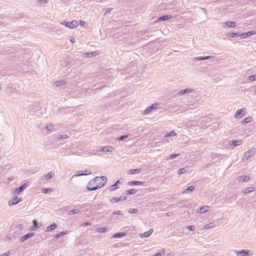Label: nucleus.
I'll use <instances>...</instances> for the list:
<instances>
[{
  "label": "nucleus",
  "instance_id": "51",
  "mask_svg": "<svg viewBox=\"0 0 256 256\" xmlns=\"http://www.w3.org/2000/svg\"><path fill=\"white\" fill-rule=\"evenodd\" d=\"M91 225V223L90 222H84L82 224V226H87Z\"/></svg>",
  "mask_w": 256,
  "mask_h": 256
},
{
  "label": "nucleus",
  "instance_id": "52",
  "mask_svg": "<svg viewBox=\"0 0 256 256\" xmlns=\"http://www.w3.org/2000/svg\"><path fill=\"white\" fill-rule=\"evenodd\" d=\"M10 254V251H8L5 253H4L2 254H0V256H8Z\"/></svg>",
  "mask_w": 256,
  "mask_h": 256
},
{
  "label": "nucleus",
  "instance_id": "33",
  "mask_svg": "<svg viewBox=\"0 0 256 256\" xmlns=\"http://www.w3.org/2000/svg\"><path fill=\"white\" fill-rule=\"evenodd\" d=\"M208 206H202L200 208V214H204L208 211Z\"/></svg>",
  "mask_w": 256,
  "mask_h": 256
},
{
  "label": "nucleus",
  "instance_id": "41",
  "mask_svg": "<svg viewBox=\"0 0 256 256\" xmlns=\"http://www.w3.org/2000/svg\"><path fill=\"white\" fill-rule=\"evenodd\" d=\"M78 212H79V210H78V209H74V210H70L68 212V214L69 215H72V214H77Z\"/></svg>",
  "mask_w": 256,
  "mask_h": 256
},
{
  "label": "nucleus",
  "instance_id": "50",
  "mask_svg": "<svg viewBox=\"0 0 256 256\" xmlns=\"http://www.w3.org/2000/svg\"><path fill=\"white\" fill-rule=\"evenodd\" d=\"M112 214L114 215H120V214H122V212L121 211L116 210V211L114 212Z\"/></svg>",
  "mask_w": 256,
  "mask_h": 256
},
{
  "label": "nucleus",
  "instance_id": "54",
  "mask_svg": "<svg viewBox=\"0 0 256 256\" xmlns=\"http://www.w3.org/2000/svg\"><path fill=\"white\" fill-rule=\"evenodd\" d=\"M178 156V154H172L170 156V158L173 159Z\"/></svg>",
  "mask_w": 256,
  "mask_h": 256
},
{
  "label": "nucleus",
  "instance_id": "20",
  "mask_svg": "<svg viewBox=\"0 0 256 256\" xmlns=\"http://www.w3.org/2000/svg\"><path fill=\"white\" fill-rule=\"evenodd\" d=\"M194 186H190L187 188L186 190H184L182 192V194H189L193 192L194 190Z\"/></svg>",
  "mask_w": 256,
  "mask_h": 256
},
{
  "label": "nucleus",
  "instance_id": "10",
  "mask_svg": "<svg viewBox=\"0 0 256 256\" xmlns=\"http://www.w3.org/2000/svg\"><path fill=\"white\" fill-rule=\"evenodd\" d=\"M27 186L28 185L26 184H22L20 186L16 188L14 190V193L16 194H19L20 192H22L26 188Z\"/></svg>",
  "mask_w": 256,
  "mask_h": 256
},
{
  "label": "nucleus",
  "instance_id": "24",
  "mask_svg": "<svg viewBox=\"0 0 256 256\" xmlns=\"http://www.w3.org/2000/svg\"><path fill=\"white\" fill-rule=\"evenodd\" d=\"M216 226V224L213 222H210L208 224L205 225L204 227V230H207V229H208L210 228H214Z\"/></svg>",
  "mask_w": 256,
  "mask_h": 256
},
{
  "label": "nucleus",
  "instance_id": "32",
  "mask_svg": "<svg viewBox=\"0 0 256 256\" xmlns=\"http://www.w3.org/2000/svg\"><path fill=\"white\" fill-rule=\"evenodd\" d=\"M68 138V136L66 134H61V135H59V136H57L56 139L58 140H62V139H66Z\"/></svg>",
  "mask_w": 256,
  "mask_h": 256
},
{
  "label": "nucleus",
  "instance_id": "55",
  "mask_svg": "<svg viewBox=\"0 0 256 256\" xmlns=\"http://www.w3.org/2000/svg\"><path fill=\"white\" fill-rule=\"evenodd\" d=\"M38 2L40 4H45L48 2V0H38Z\"/></svg>",
  "mask_w": 256,
  "mask_h": 256
},
{
  "label": "nucleus",
  "instance_id": "7",
  "mask_svg": "<svg viewBox=\"0 0 256 256\" xmlns=\"http://www.w3.org/2000/svg\"><path fill=\"white\" fill-rule=\"evenodd\" d=\"M236 256H249L250 251L246 250H242L240 251H235Z\"/></svg>",
  "mask_w": 256,
  "mask_h": 256
},
{
  "label": "nucleus",
  "instance_id": "18",
  "mask_svg": "<svg viewBox=\"0 0 256 256\" xmlns=\"http://www.w3.org/2000/svg\"><path fill=\"white\" fill-rule=\"evenodd\" d=\"M34 235V233H28V234L24 235L21 238L20 242H24L28 239L32 237Z\"/></svg>",
  "mask_w": 256,
  "mask_h": 256
},
{
  "label": "nucleus",
  "instance_id": "26",
  "mask_svg": "<svg viewBox=\"0 0 256 256\" xmlns=\"http://www.w3.org/2000/svg\"><path fill=\"white\" fill-rule=\"evenodd\" d=\"M171 16L170 15H164L160 17L158 19V21L166 20L171 18Z\"/></svg>",
  "mask_w": 256,
  "mask_h": 256
},
{
  "label": "nucleus",
  "instance_id": "8",
  "mask_svg": "<svg viewBox=\"0 0 256 256\" xmlns=\"http://www.w3.org/2000/svg\"><path fill=\"white\" fill-rule=\"evenodd\" d=\"M194 92V90L190 88H187L184 90H181L177 92V94L178 96H182L186 94L191 93Z\"/></svg>",
  "mask_w": 256,
  "mask_h": 256
},
{
  "label": "nucleus",
  "instance_id": "23",
  "mask_svg": "<svg viewBox=\"0 0 256 256\" xmlns=\"http://www.w3.org/2000/svg\"><path fill=\"white\" fill-rule=\"evenodd\" d=\"M54 84L56 86H58L62 85H64L66 84V81L65 80H58L54 82Z\"/></svg>",
  "mask_w": 256,
  "mask_h": 256
},
{
  "label": "nucleus",
  "instance_id": "35",
  "mask_svg": "<svg viewBox=\"0 0 256 256\" xmlns=\"http://www.w3.org/2000/svg\"><path fill=\"white\" fill-rule=\"evenodd\" d=\"M56 225L55 224H52L49 226H48L46 228V230L47 231H50L54 230L56 228Z\"/></svg>",
  "mask_w": 256,
  "mask_h": 256
},
{
  "label": "nucleus",
  "instance_id": "45",
  "mask_svg": "<svg viewBox=\"0 0 256 256\" xmlns=\"http://www.w3.org/2000/svg\"><path fill=\"white\" fill-rule=\"evenodd\" d=\"M104 10H105L104 15H107L110 13L111 10H112V8H104Z\"/></svg>",
  "mask_w": 256,
  "mask_h": 256
},
{
  "label": "nucleus",
  "instance_id": "31",
  "mask_svg": "<svg viewBox=\"0 0 256 256\" xmlns=\"http://www.w3.org/2000/svg\"><path fill=\"white\" fill-rule=\"evenodd\" d=\"M140 172V169H133L128 171V174H133L136 173H138Z\"/></svg>",
  "mask_w": 256,
  "mask_h": 256
},
{
  "label": "nucleus",
  "instance_id": "28",
  "mask_svg": "<svg viewBox=\"0 0 256 256\" xmlns=\"http://www.w3.org/2000/svg\"><path fill=\"white\" fill-rule=\"evenodd\" d=\"M120 182V180H118L116 183H114V184L110 186V192H113L114 190H115L116 189H117L118 188V187H116L117 184H119Z\"/></svg>",
  "mask_w": 256,
  "mask_h": 256
},
{
  "label": "nucleus",
  "instance_id": "5",
  "mask_svg": "<svg viewBox=\"0 0 256 256\" xmlns=\"http://www.w3.org/2000/svg\"><path fill=\"white\" fill-rule=\"evenodd\" d=\"M158 106V104L156 103L153 104L151 106L147 108L144 111V114H148L150 113V112L155 109H156Z\"/></svg>",
  "mask_w": 256,
  "mask_h": 256
},
{
  "label": "nucleus",
  "instance_id": "11",
  "mask_svg": "<svg viewBox=\"0 0 256 256\" xmlns=\"http://www.w3.org/2000/svg\"><path fill=\"white\" fill-rule=\"evenodd\" d=\"M244 108H242L236 111L234 115V118L238 119L241 118L243 116V112H244Z\"/></svg>",
  "mask_w": 256,
  "mask_h": 256
},
{
  "label": "nucleus",
  "instance_id": "6",
  "mask_svg": "<svg viewBox=\"0 0 256 256\" xmlns=\"http://www.w3.org/2000/svg\"><path fill=\"white\" fill-rule=\"evenodd\" d=\"M22 200L20 198H18V196H15L14 198H12L10 200L8 201V204L9 206H11L12 205H14L18 203Z\"/></svg>",
  "mask_w": 256,
  "mask_h": 256
},
{
  "label": "nucleus",
  "instance_id": "56",
  "mask_svg": "<svg viewBox=\"0 0 256 256\" xmlns=\"http://www.w3.org/2000/svg\"><path fill=\"white\" fill-rule=\"evenodd\" d=\"M91 174V172L89 170H86L84 172V176L88 175Z\"/></svg>",
  "mask_w": 256,
  "mask_h": 256
},
{
  "label": "nucleus",
  "instance_id": "59",
  "mask_svg": "<svg viewBox=\"0 0 256 256\" xmlns=\"http://www.w3.org/2000/svg\"><path fill=\"white\" fill-rule=\"evenodd\" d=\"M70 42L72 43H74V42H75V40H74V38H71L70 40Z\"/></svg>",
  "mask_w": 256,
  "mask_h": 256
},
{
  "label": "nucleus",
  "instance_id": "58",
  "mask_svg": "<svg viewBox=\"0 0 256 256\" xmlns=\"http://www.w3.org/2000/svg\"><path fill=\"white\" fill-rule=\"evenodd\" d=\"M23 226L22 224H20L17 226L16 228L18 230H20L22 228Z\"/></svg>",
  "mask_w": 256,
  "mask_h": 256
},
{
  "label": "nucleus",
  "instance_id": "22",
  "mask_svg": "<svg viewBox=\"0 0 256 256\" xmlns=\"http://www.w3.org/2000/svg\"><path fill=\"white\" fill-rule=\"evenodd\" d=\"M143 184H144V182H140V181H136V180H133L130 181L128 182V184L129 186H134V185H142Z\"/></svg>",
  "mask_w": 256,
  "mask_h": 256
},
{
  "label": "nucleus",
  "instance_id": "1",
  "mask_svg": "<svg viewBox=\"0 0 256 256\" xmlns=\"http://www.w3.org/2000/svg\"><path fill=\"white\" fill-rule=\"evenodd\" d=\"M106 182L107 178L106 176H96L94 179L89 182L86 188L90 191L95 190L102 188Z\"/></svg>",
  "mask_w": 256,
  "mask_h": 256
},
{
  "label": "nucleus",
  "instance_id": "37",
  "mask_svg": "<svg viewBox=\"0 0 256 256\" xmlns=\"http://www.w3.org/2000/svg\"><path fill=\"white\" fill-rule=\"evenodd\" d=\"M106 230H107V229L106 228H99L96 229V231L98 232L104 233V232H106Z\"/></svg>",
  "mask_w": 256,
  "mask_h": 256
},
{
  "label": "nucleus",
  "instance_id": "12",
  "mask_svg": "<svg viewBox=\"0 0 256 256\" xmlns=\"http://www.w3.org/2000/svg\"><path fill=\"white\" fill-rule=\"evenodd\" d=\"M98 54V52H97V51H94L92 52H86L82 54V56L86 58H91L94 56H96Z\"/></svg>",
  "mask_w": 256,
  "mask_h": 256
},
{
  "label": "nucleus",
  "instance_id": "49",
  "mask_svg": "<svg viewBox=\"0 0 256 256\" xmlns=\"http://www.w3.org/2000/svg\"><path fill=\"white\" fill-rule=\"evenodd\" d=\"M186 228L189 230L190 231H194L195 230V226H187Z\"/></svg>",
  "mask_w": 256,
  "mask_h": 256
},
{
  "label": "nucleus",
  "instance_id": "43",
  "mask_svg": "<svg viewBox=\"0 0 256 256\" xmlns=\"http://www.w3.org/2000/svg\"><path fill=\"white\" fill-rule=\"evenodd\" d=\"M248 80L250 81L256 80V74L250 76H248Z\"/></svg>",
  "mask_w": 256,
  "mask_h": 256
},
{
  "label": "nucleus",
  "instance_id": "40",
  "mask_svg": "<svg viewBox=\"0 0 256 256\" xmlns=\"http://www.w3.org/2000/svg\"><path fill=\"white\" fill-rule=\"evenodd\" d=\"M186 171H187V168H182L179 170L178 172V174H184L186 172Z\"/></svg>",
  "mask_w": 256,
  "mask_h": 256
},
{
  "label": "nucleus",
  "instance_id": "27",
  "mask_svg": "<svg viewBox=\"0 0 256 256\" xmlns=\"http://www.w3.org/2000/svg\"><path fill=\"white\" fill-rule=\"evenodd\" d=\"M252 120V118L250 116H248L244 118L243 120L242 121V124H245L250 122Z\"/></svg>",
  "mask_w": 256,
  "mask_h": 256
},
{
  "label": "nucleus",
  "instance_id": "17",
  "mask_svg": "<svg viewBox=\"0 0 256 256\" xmlns=\"http://www.w3.org/2000/svg\"><path fill=\"white\" fill-rule=\"evenodd\" d=\"M212 58V56H197L194 58V60H208Z\"/></svg>",
  "mask_w": 256,
  "mask_h": 256
},
{
  "label": "nucleus",
  "instance_id": "47",
  "mask_svg": "<svg viewBox=\"0 0 256 256\" xmlns=\"http://www.w3.org/2000/svg\"><path fill=\"white\" fill-rule=\"evenodd\" d=\"M128 137V135H122L119 138H118V140H124L126 138Z\"/></svg>",
  "mask_w": 256,
  "mask_h": 256
},
{
  "label": "nucleus",
  "instance_id": "53",
  "mask_svg": "<svg viewBox=\"0 0 256 256\" xmlns=\"http://www.w3.org/2000/svg\"><path fill=\"white\" fill-rule=\"evenodd\" d=\"M84 176V172H80V171L77 172V174H75L74 176Z\"/></svg>",
  "mask_w": 256,
  "mask_h": 256
},
{
  "label": "nucleus",
  "instance_id": "62",
  "mask_svg": "<svg viewBox=\"0 0 256 256\" xmlns=\"http://www.w3.org/2000/svg\"><path fill=\"white\" fill-rule=\"evenodd\" d=\"M74 176H72V178H74Z\"/></svg>",
  "mask_w": 256,
  "mask_h": 256
},
{
  "label": "nucleus",
  "instance_id": "25",
  "mask_svg": "<svg viewBox=\"0 0 256 256\" xmlns=\"http://www.w3.org/2000/svg\"><path fill=\"white\" fill-rule=\"evenodd\" d=\"M226 36H227L230 37L231 38H237L240 36L239 33L236 32H229L226 34Z\"/></svg>",
  "mask_w": 256,
  "mask_h": 256
},
{
  "label": "nucleus",
  "instance_id": "16",
  "mask_svg": "<svg viewBox=\"0 0 256 256\" xmlns=\"http://www.w3.org/2000/svg\"><path fill=\"white\" fill-rule=\"evenodd\" d=\"M152 232H153V230L150 229L149 230H148L146 232H144L142 234H140V238H148L152 234Z\"/></svg>",
  "mask_w": 256,
  "mask_h": 256
},
{
  "label": "nucleus",
  "instance_id": "29",
  "mask_svg": "<svg viewBox=\"0 0 256 256\" xmlns=\"http://www.w3.org/2000/svg\"><path fill=\"white\" fill-rule=\"evenodd\" d=\"M126 235L124 232H118L112 236L114 238H120Z\"/></svg>",
  "mask_w": 256,
  "mask_h": 256
},
{
  "label": "nucleus",
  "instance_id": "9",
  "mask_svg": "<svg viewBox=\"0 0 256 256\" xmlns=\"http://www.w3.org/2000/svg\"><path fill=\"white\" fill-rule=\"evenodd\" d=\"M256 34V30H252V31H249L246 32H244V33L241 34H240V36L242 38H246L247 37H248L249 36L254 35Z\"/></svg>",
  "mask_w": 256,
  "mask_h": 256
},
{
  "label": "nucleus",
  "instance_id": "63",
  "mask_svg": "<svg viewBox=\"0 0 256 256\" xmlns=\"http://www.w3.org/2000/svg\"><path fill=\"white\" fill-rule=\"evenodd\" d=\"M255 92H256V91H255Z\"/></svg>",
  "mask_w": 256,
  "mask_h": 256
},
{
  "label": "nucleus",
  "instance_id": "21",
  "mask_svg": "<svg viewBox=\"0 0 256 256\" xmlns=\"http://www.w3.org/2000/svg\"><path fill=\"white\" fill-rule=\"evenodd\" d=\"M33 226L30 227V230L32 231L35 230L36 229H37L38 228L40 227V226H38L37 221L36 220H34L32 221Z\"/></svg>",
  "mask_w": 256,
  "mask_h": 256
},
{
  "label": "nucleus",
  "instance_id": "2",
  "mask_svg": "<svg viewBox=\"0 0 256 256\" xmlns=\"http://www.w3.org/2000/svg\"><path fill=\"white\" fill-rule=\"evenodd\" d=\"M60 24L65 26H66L70 28H73L76 27L78 23V22L76 20H72L71 22L64 20Z\"/></svg>",
  "mask_w": 256,
  "mask_h": 256
},
{
  "label": "nucleus",
  "instance_id": "48",
  "mask_svg": "<svg viewBox=\"0 0 256 256\" xmlns=\"http://www.w3.org/2000/svg\"><path fill=\"white\" fill-rule=\"evenodd\" d=\"M164 251L163 250L160 252H157L153 256H164Z\"/></svg>",
  "mask_w": 256,
  "mask_h": 256
},
{
  "label": "nucleus",
  "instance_id": "15",
  "mask_svg": "<svg viewBox=\"0 0 256 256\" xmlns=\"http://www.w3.org/2000/svg\"><path fill=\"white\" fill-rule=\"evenodd\" d=\"M238 180L240 182H248L250 180V178L248 176L242 175L238 176Z\"/></svg>",
  "mask_w": 256,
  "mask_h": 256
},
{
  "label": "nucleus",
  "instance_id": "4",
  "mask_svg": "<svg viewBox=\"0 0 256 256\" xmlns=\"http://www.w3.org/2000/svg\"><path fill=\"white\" fill-rule=\"evenodd\" d=\"M114 147L112 146H106L104 147H98L97 150L98 152H112L114 150Z\"/></svg>",
  "mask_w": 256,
  "mask_h": 256
},
{
  "label": "nucleus",
  "instance_id": "44",
  "mask_svg": "<svg viewBox=\"0 0 256 256\" xmlns=\"http://www.w3.org/2000/svg\"><path fill=\"white\" fill-rule=\"evenodd\" d=\"M128 212L130 214H137L138 212V210L136 208H130L128 210Z\"/></svg>",
  "mask_w": 256,
  "mask_h": 256
},
{
  "label": "nucleus",
  "instance_id": "30",
  "mask_svg": "<svg viewBox=\"0 0 256 256\" xmlns=\"http://www.w3.org/2000/svg\"><path fill=\"white\" fill-rule=\"evenodd\" d=\"M242 142L241 140H232L230 142V144H231V143L234 146H240Z\"/></svg>",
  "mask_w": 256,
  "mask_h": 256
},
{
  "label": "nucleus",
  "instance_id": "34",
  "mask_svg": "<svg viewBox=\"0 0 256 256\" xmlns=\"http://www.w3.org/2000/svg\"><path fill=\"white\" fill-rule=\"evenodd\" d=\"M66 234H67L66 232H64V231L58 234H56L54 236V238H58L60 237L63 236H64L66 235Z\"/></svg>",
  "mask_w": 256,
  "mask_h": 256
},
{
  "label": "nucleus",
  "instance_id": "14",
  "mask_svg": "<svg viewBox=\"0 0 256 256\" xmlns=\"http://www.w3.org/2000/svg\"><path fill=\"white\" fill-rule=\"evenodd\" d=\"M126 196H121L120 198H112L110 200V202L112 203H114V202H118L119 201L124 200H125L126 199Z\"/></svg>",
  "mask_w": 256,
  "mask_h": 256
},
{
  "label": "nucleus",
  "instance_id": "46",
  "mask_svg": "<svg viewBox=\"0 0 256 256\" xmlns=\"http://www.w3.org/2000/svg\"><path fill=\"white\" fill-rule=\"evenodd\" d=\"M52 190L51 188H44L42 189V192L44 194H46L48 192H52Z\"/></svg>",
  "mask_w": 256,
  "mask_h": 256
},
{
  "label": "nucleus",
  "instance_id": "36",
  "mask_svg": "<svg viewBox=\"0 0 256 256\" xmlns=\"http://www.w3.org/2000/svg\"><path fill=\"white\" fill-rule=\"evenodd\" d=\"M176 132H174V130L170 132H168L164 136V138H168L169 136H176Z\"/></svg>",
  "mask_w": 256,
  "mask_h": 256
},
{
  "label": "nucleus",
  "instance_id": "13",
  "mask_svg": "<svg viewBox=\"0 0 256 256\" xmlns=\"http://www.w3.org/2000/svg\"><path fill=\"white\" fill-rule=\"evenodd\" d=\"M223 26H227L228 28H234L236 26V22H234L228 21L223 23Z\"/></svg>",
  "mask_w": 256,
  "mask_h": 256
},
{
  "label": "nucleus",
  "instance_id": "57",
  "mask_svg": "<svg viewBox=\"0 0 256 256\" xmlns=\"http://www.w3.org/2000/svg\"><path fill=\"white\" fill-rule=\"evenodd\" d=\"M78 22L81 26H84L85 24V22L83 20H80Z\"/></svg>",
  "mask_w": 256,
  "mask_h": 256
},
{
  "label": "nucleus",
  "instance_id": "42",
  "mask_svg": "<svg viewBox=\"0 0 256 256\" xmlns=\"http://www.w3.org/2000/svg\"><path fill=\"white\" fill-rule=\"evenodd\" d=\"M54 126L52 124H48L46 128L48 131H51L54 128Z\"/></svg>",
  "mask_w": 256,
  "mask_h": 256
},
{
  "label": "nucleus",
  "instance_id": "61",
  "mask_svg": "<svg viewBox=\"0 0 256 256\" xmlns=\"http://www.w3.org/2000/svg\"><path fill=\"white\" fill-rule=\"evenodd\" d=\"M74 176H72V178H74Z\"/></svg>",
  "mask_w": 256,
  "mask_h": 256
},
{
  "label": "nucleus",
  "instance_id": "39",
  "mask_svg": "<svg viewBox=\"0 0 256 256\" xmlns=\"http://www.w3.org/2000/svg\"><path fill=\"white\" fill-rule=\"evenodd\" d=\"M136 191L137 190L135 189H131V190H126V194L128 195L133 194L136 193Z\"/></svg>",
  "mask_w": 256,
  "mask_h": 256
},
{
  "label": "nucleus",
  "instance_id": "60",
  "mask_svg": "<svg viewBox=\"0 0 256 256\" xmlns=\"http://www.w3.org/2000/svg\"><path fill=\"white\" fill-rule=\"evenodd\" d=\"M166 216H170V214H169V212H168V213L166 214Z\"/></svg>",
  "mask_w": 256,
  "mask_h": 256
},
{
  "label": "nucleus",
  "instance_id": "38",
  "mask_svg": "<svg viewBox=\"0 0 256 256\" xmlns=\"http://www.w3.org/2000/svg\"><path fill=\"white\" fill-rule=\"evenodd\" d=\"M54 176V172H50L46 176V179L48 180L52 178Z\"/></svg>",
  "mask_w": 256,
  "mask_h": 256
},
{
  "label": "nucleus",
  "instance_id": "3",
  "mask_svg": "<svg viewBox=\"0 0 256 256\" xmlns=\"http://www.w3.org/2000/svg\"><path fill=\"white\" fill-rule=\"evenodd\" d=\"M256 150L254 149H252L245 152L242 158V161L244 162L248 160L254 154Z\"/></svg>",
  "mask_w": 256,
  "mask_h": 256
},
{
  "label": "nucleus",
  "instance_id": "19",
  "mask_svg": "<svg viewBox=\"0 0 256 256\" xmlns=\"http://www.w3.org/2000/svg\"><path fill=\"white\" fill-rule=\"evenodd\" d=\"M254 190H255L254 188V187H249V188H246L244 190L242 191V192L244 194H249L250 192H254Z\"/></svg>",
  "mask_w": 256,
  "mask_h": 256
}]
</instances>
